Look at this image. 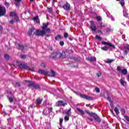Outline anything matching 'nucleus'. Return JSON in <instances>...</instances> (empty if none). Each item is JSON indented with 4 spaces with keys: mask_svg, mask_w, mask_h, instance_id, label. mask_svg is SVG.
Segmentation results:
<instances>
[{
    "mask_svg": "<svg viewBox=\"0 0 129 129\" xmlns=\"http://www.w3.org/2000/svg\"><path fill=\"white\" fill-rule=\"evenodd\" d=\"M56 106H65L67 105V102H64L63 101H59L56 103Z\"/></svg>",
    "mask_w": 129,
    "mask_h": 129,
    "instance_id": "8",
    "label": "nucleus"
},
{
    "mask_svg": "<svg viewBox=\"0 0 129 129\" xmlns=\"http://www.w3.org/2000/svg\"><path fill=\"white\" fill-rule=\"evenodd\" d=\"M3 27L0 26V32H3Z\"/></svg>",
    "mask_w": 129,
    "mask_h": 129,
    "instance_id": "53",
    "label": "nucleus"
},
{
    "mask_svg": "<svg viewBox=\"0 0 129 129\" xmlns=\"http://www.w3.org/2000/svg\"><path fill=\"white\" fill-rule=\"evenodd\" d=\"M9 101H10V102H13V101H14V100L12 99V97H10Z\"/></svg>",
    "mask_w": 129,
    "mask_h": 129,
    "instance_id": "47",
    "label": "nucleus"
},
{
    "mask_svg": "<svg viewBox=\"0 0 129 129\" xmlns=\"http://www.w3.org/2000/svg\"><path fill=\"white\" fill-rule=\"evenodd\" d=\"M20 84L19 83H16V86H20Z\"/></svg>",
    "mask_w": 129,
    "mask_h": 129,
    "instance_id": "54",
    "label": "nucleus"
},
{
    "mask_svg": "<svg viewBox=\"0 0 129 129\" xmlns=\"http://www.w3.org/2000/svg\"><path fill=\"white\" fill-rule=\"evenodd\" d=\"M77 110H78L79 112H80V114L81 115H84L85 113H84V111L82 110L81 109L79 108H77Z\"/></svg>",
    "mask_w": 129,
    "mask_h": 129,
    "instance_id": "18",
    "label": "nucleus"
},
{
    "mask_svg": "<svg viewBox=\"0 0 129 129\" xmlns=\"http://www.w3.org/2000/svg\"><path fill=\"white\" fill-rule=\"evenodd\" d=\"M62 8L66 11H68L70 10V4L67 3L66 5H64V6H62Z\"/></svg>",
    "mask_w": 129,
    "mask_h": 129,
    "instance_id": "12",
    "label": "nucleus"
},
{
    "mask_svg": "<svg viewBox=\"0 0 129 129\" xmlns=\"http://www.w3.org/2000/svg\"><path fill=\"white\" fill-rule=\"evenodd\" d=\"M10 16L11 17H14L16 21L17 22H19V17H17V16L16 15V13L15 12H11L10 14Z\"/></svg>",
    "mask_w": 129,
    "mask_h": 129,
    "instance_id": "11",
    "label": "nucleus"
},
{
    "mask_svg": "<svg viewBox=\"0 0 129 129\" xmlns=\"http://www.w3.org/2000/svg\"><path fill=\"white\" fill-rule=\"evenodd\" d=\"M66 114L70 116L71 115V108H70L69 110H67L66 112Z\"/></svg>",
    "mask_w": 129,
    "mask_h": 129,
    "instance_id": "25",
    "label": "nucleus"
},
{
    "mask_svg": "<svg viewBox=\"0 0 129 129\" xmlns=\"http://www.w3.org/2000/svg\"><path fill=\"white\" fill-rule=\"evenodd\" d=\"M127 14V10L125 8H123V16L124 17H127L128 16Z\"/></svg>",
    "mask_w": 129,
    "mask_h": 129,
    "instance_id": "23",
    "label": "nucleus"
},
{
    "mask_svg": "<svg viewBox=\"0 0 129 129\" xmlns=\"http://www.w3.org/2000/svg\"><path fill=\"white\" fill-rule=\"evenodd\" d=\"M124 117L125 118V119H126V120H127V121H129V117L128 116H124Z\"/></svg>",
    "mask_w": 129,
    "mask_h": 129,
    "instance_id": "40",
    "label": "nucleus"
},
{
    "mask_svg": "<svg viewBox=\"0 0 129 129\" xmlns=\"http://www.w3.org/2000/svg\"><path fill=\"white\" fill-rule=\"evenodd\" d=\"M117 71H119V72L121 71V68H120V67L118 66L117 67Z\"/></svg>",
    "mask_w": 129,
    "mask_h": 129,
    "instance_id": "43",
    "label": "nucleus"
},
{
    "mask_svg": "<svg viewBox=\"0 0 129 129\" xmlns=\"http://www.w3.org/2000/svg\"><path fill=\"white\" fill-rule=\"evenodd\" d=\"M64 37L65 38H68V33H64Z\"/></svg>",
    "mask_w": 129,
    "mask_h": 129,
    "instance_id": "46",
    "label": "nucleus"
},
{
    "mask_svg": "<svg viewBox=\"0 0 129 129\" xmlns=\"http://www.w3.org/2000/svg\"><path fill=\"white\" fill-rule=\"evenodd\" d=\"M96 19L97 21H98V22H99L101 20V17H100V16H97Z\"/></svg>",
    "mask_w": 129,
    "mask_h": 129,
    "instance_id": "41",
    "label": "nucleus"
},
{
    "mask_svg": "<svg viewBox=\"0 0 129 129\" xmlns=\"http://www.w3.org/2000/svg\"><path fill=\"white\" fill-rule=\"evenodd\" d=\"M20 68H24V69H29L28 66L25 64H21L20 66Z\"/></svg>",
    "mask_w": 129,
    "mask_h": 129,
    "instance_id": "21",
    "label": "nucleus"
},
{
    "mask_svg": "<svg viewBox=\"0 0 129 129\" xmlns=\"http://www.w3.org/2000/svg\"><path fill=\"white\" fill-rule=\"evenodd\" d=\"M5 6H7V7H9L10 4L8 3V2H5Z\"/></svg>",
    "mask_w": 129,
    "mask_h": 129,
    "instance_id": "52",
    "label": "nucleus"
},
{
    "mask_svg": "<svg viewBox=\"0 0 129 129\" xmlns=\"http://www.w3.org/2000/svg\"><path fill=\"white\" fill-rule=\"evenodd\" d=\"M101 50L103 51H107L108 50V47L107 46H103L101 47Z\"/></svg>",
    "mask_w": 129,
    "mask_h": 129,
    "instance_id": "32",
    "label": "nucleus"
},
{
    "mask_svg": "<svg viewBox=\"0 0 129 129\" xmlns=\"http://www.w3.org/2000/svg\"><path fill=\"white\" fill-rule=\"evenodd\" d=\"M6 8H5V7L0 6V17L5 16V15L6 14Z\"/></svg>",
    "mask_w": 129,
    "mask_h": 129,
    "instance_id": "6",
    "label": "nucleus"
},
{
    "mask_svg": "<svg viewBox=\"0 0 129 129\" xmlns=\"http://www.w3.org/2000/svg\"><path fill=\"white\" fill-rule=\"evenodd\" d=\"M101 44H102L103 45H107V46H109V47H111L112 48H115V46H114V45L111 44V43H108V42H107L106 41H102L101 42Z\"/></svg>",
    "mask_w": 129,
    "mask_h": 129,
    "instance_id": "10",
    "label": "nucleus"
},
{
    "mask_svg": "<svg viewBox=\"0 0 129 129\" xmlns=\"http://www.w3.org/2000/svg\"><path fill=\"white\" fill-rule=\"evenodd\" d=\"M107 99H108V100L110 102V105L111 107H113V103H112L113 101H112V100L110 99V97H107Z\"/></svg>",
    "mask_w": 129,
    "mask_h": 129,
    "instance_id": "22",
    "label": "nucleus"
},
{
    "mask_svg": "<svg viewBox=\"0 0 129 129\" xmlns=\"http://www.w3.org/2000/svg\"><path fill=\"white\" fill-rule=\"evenodd\" d=\"M62 122H63V119L60 118L59 119V123H60V124H61V123H62Z\"/></svg>",
    "mask_w": 129,
    "mask_h": 129,
    "instance_id": "48",
    "label": "nucleus"
},
{
    "mask_svg": "<svg viewBox=\"0 0 129 129\" xmlns=\"http://www.w3.org/2000/svg\"><path fill=\"white\" fill-rule=\"evenodd\" d=\"M110 111H111V113H112L113 114V110H111Z\"/></svg>",
    "mask_w": 129,
    "mask_h": 129,
    "instance_id": "61",
    "label": "nucleus"
},
{
    "mask_svg": "<svg viewBox=\"0 0 129 129\" xmlns=\"http://www.w3.org/2000/svg\"><path fill=\"white\" fill-rule=\"evenodd\" d=\"M114 110L116 114H117V115H118V114H119V111L118 110V108H117V107H115Z\"/></svg>",
    "mask_w": 129,
    "mask_h": 129,
    "instance_id": "33",
    "label": "nucleus"
},
{
    "mask_svg": "<svg viewBox=\"0 0 129 129\" xmlns=\"http://www.w3.org/2000/svg\"><path fill=\"white\" fill-rule=\"evenodd\" d=\"M33 20L35 23H37V24L40 23V21H39V16L34 17Z\"/></svg>",
    "mask_w": 129,
    "mask_h": 129,
    "instance_id": "16",
    "label": "nucleus"
},
{
    "mask_svg": "<svg viewBox=\"0 0 129 129\" xmlns=\"http://www.w3.org/2000/svg\"><path fill=\"white\" fill-rule=\"evenodd\" d=\"M26 57H27L25 55L21 56V58H22L23 59H26Z\"/></svg>",
    "mask_w": 129,
    "mask_h": 129,
    "instance_id": "50",
    "label": "nucleus"
},
{
    "mask_svg": "<svg viewBox=\"0 0 129 129\" xmlns=\"http://www.w3.org/2000/svg\"><path fill=\"white\" fill-rule=\"evenodd\" d=\"M124 54H127V51H126V50H125V51H124Z\"/></svg>",
    "mask_w": 129,
    "mask_h": 129,
    "instance_id": "60",
    "label": "nucleus"
},
{
    "mask_svg": "<svg viewBox=\"0 0 129 129\" xmlns=\"http://www.w3.org/2000/svg\"><path fill=\"white\" fill-rule=\"evenodd\" d=\"M124 49H126L127 50H128L129 51V45L126 44L124 46Z\"/></svg>",
    "mask_w": 129,
    "mask_h": 129,
    "instance_id": "35",
    "label": "nucleus"
},
{
    "mask_svg": "<svg viewBox=\"0 0 129 129\" xmlns=\"http://www.w3.org/2000/svg\"><path fill=\"white\" fill-rule=\"evenodd\" d=\"M38 73L44 74V75H48V76H51V77H54V76L56 75V73L53 70H51V72L49 73L48 72L44 70H38Z\"/></svg>",
    "mask_w": 129,
    "mask_h": 129,
    "instance_id": "1",
    "label": "nucleus"
},
{
    "mask_svg": "<svg viewBox=\"0 0 129 129\" xmlns=\"http://www.w3.org/2000/svg\"><path fill=\"white\" fill-rule=\"evenodd\" d=\"M88 119L89 120H90V121H92L93 120V119L91 118H88Z\"/></svg>",
    "mask_w": 129,
    "mask_h": 129,
    "instance_id": "56",
    "label": "nucleus"
},
{
    "mask_svg": "<svg viewBox=\"0 0 129 129\" xmlns=\"http://www.w3.org/2000/svg\"><path fill=\"white\" fill-rule=\"evenodd\" d=\"M95 38H96V39H97L99 41H100V40H101V37H100V36H99L98 35H96Z\"/></svg>",
    "mask_w": 129,
    "mask_h": 129,
    "instance_id": "38",
    "label": "nucleus"
},
{
    "mask_svg": "<svg viewBox=\"0 0 129 129\" xmlns=\"http://www.w3.org/2000/svg\"><path fill=\"white\" fill-rule=\"evenodd\" d=\"M92 116H93L95 120H96L98 122H100V121H101V120H100V119L99 118V117H98L97 115L95 114V113H94V115Z\"/></svg>",
    "mask_w": 129,
    "mask_h": 129,
    "instance_id": "13",
    "label": "nucleus"
},
{
    "mask_svg": "<svg viewBox=\"0 0 129 129\" xmlns=\"http://www.w3.org/2000/svg\"><path fill=\"white\" fill-rule=\"evenodd\" d=\"M30 107H31V108H33V107H34V105H31L30 106Z\"/></svg>",
    "mask_w": 129,
    "mask_h": 129,
    "instance_id": "58",
    "label": "nucleus"
},
{
    "mask_svg": "<svg viewBox=\"0 0 129 129\" xmlns=\"http://www.w3.org/2000/svg\"><path fill=\"white\" fill-rule=\"evenodd\" d=\"M120 83L122 85V86H124V84H125L126 82L122 79L120 80Z\"/></svg>",
    "mask_w": 129,
    "mask_h": 129,
    "instance_id": "28",
    "label": "nucleus"
},
{
    "mask_svg": "<svg viewBox=\"0 0 129 129\" xmlns=\"http://www.w3.org/2000/svg\"><path fill=\"white\" fill-rule=\"evenodd\" d=\"M51 57L52 58H61L62 57V53L61 52H53V54L51 55Z\"/></svg>",
    "mask_w": 129,
    "mask_h": 129,
    "instance_id": "5",
    "label": "nucleus"
},
{
    "mask_svg": "<svg viewBox=\"0 0 129 129\" xmlns=\"http://www.w3.org/2000/svg\"><path fill=\"white\" fill-rule=\"evenodd\" d=\"M15 23V21L14 20L10 21V24H14Z\"/></svg>",
    "mask_w": 129,
    "mask_h": 129,
    "instance_id": "55",
    "label": "nucleus"
},
{
    "mask_svg": "<svg viewBox=\"0 0 129 129\" xmlns=\"http://www.w3.org/2000/svg\"><path fill=\"white\" fill-rule=\"evenodd\" d=\"M86 112H87V113H88V114L90 115V116H93V115H94V113H93L92 112H90L88 110L86 111Z\"/></svg>",
    "mask_w": 129,
    "mask_h": 129,
    "instance_id": "29",
    "label": "nucleus"
},
{
    "mask_svg": "<svg viewBox=\"0 0 129 129\" xmlns=\"http://www.w3.org/2000/svg\"><path fill=\"white\" fill-rule=\"evenodd\" d=\"M34 30H35V28L32 27V28L30 29L28 31V35L29 36H31L32 34H33V32L34 31Z\"/></svg>",
    "mask_w": 129,
    "mask_h": 129,
    "instance_id": "20",
    "label": "nucleus"
},
{
    "mask_svg": "<svg viewBox=\"0 0 129 129\" xmlns=\"http://www.w3.org/2000/svg\"><path fill=\"white\" fill-rule=\"evenodd\" d=\"M44 113H45L46 115H47V114H49V113H50V111H47L46 112V110H44Z\"/></svg>",
    "mask_w": 129,
    "mask_h": 129,
    "instance_id": "45",
    "label": "nucleus"
},
{
    "mask_svg": "<svg viewBox=\"0 0 129 129\" xmlns=\"http://www.w3.org/2000/svg\"><path fill=\"white\" fill-rule=\"evenodd\" d=\"M127 80L129 82V75L127 76Z\"/></svg>",
    "mask_w": 129,
    "mask_h": 129,
    "instance_id": "59",
    "label": "nucleus"
},
{
    "mask_svg": "<svg viewBox=\"0 0 129 129\" xmlns=\"http://www.w3.org/2000/svg\"><path fill=\"white\" fill-rule=\"evenodd\" d=\"M30 2H34V0H30Z\"/></svg>",
    "mask_w": 129,
    "mask_h": 129,
    "instance_id": "64",
    "label": "nucleus"
},
{
    "mask_svg": "<svg viewBox=\"0 0 129 129\" xmlns=\"http://www.w3.org/2000/svg\"><path fill=\"white\" fill-rule=\"evenodd\" d=\"M61 39H62V36L60 34H58L55 37V40L56 41H60Z\"/></svg>",
    "mask_w": 129,
    "mask_h": 129,
    "instance_id": "17",
    "label": "nucleus"
},
{
    "mask_svg": "<svg viewBox=\"0 0 129 129\" xmlns=\"http://www.w3.org/2000/svg\"><path fill=\"white\" fill-rule=\"evenodd\" d=\"M45 34H46V32L43 31V30H39V29L36 30V32L34 33L35 36H43Z\"/></svg>",
    "mask_w": 129,
    "mask_h": 129,
    "instance_id": "4",
    "label": "nucleus"
},
{
    "mask_svg": "<svg viewBox=\"0 0 129 129\" xmlns=\"http://www.w3.org/2000/svg\"><path fill=\"white\" fill-rule=\"evenodd\" d=\"M121 73L123 75H126L127 74V70L126 69H123L121 70Z\"/></svg>",
    "mask_w": 129,
    "mask_h": 129,
    "instance_id": "26",
    "label": "nucleus"
},
{
    "mask_svg": "<svg viewBox=\"0 0 129 129\" xmlns=\"http://www.w3.org/2000/svg\"><path fill=\"white\" fill-rule=\"evenodd\" d=\"M16 3V6L19 7L20 6V3L22 2V0H14Z\"/></svg>",
    "mask_w": 129,
    "mask_h": 129,
    "instance_id": "27",
    "label": "nucleus"
},
{
    "mask_svg": "<svg viewBox=\"0 0 129 129\" xmlns=\"http://www.w3.org/2000/svg\"><path fill=\"white\" fill-rule=\"evenodd\" d=\"M106 25L105 24H103L102 23H100V27H101V28H104V27H106Z\"/></svg>",
    "mask_w": 129,
    "mask_h": 129,
    "instance_id": "39",
    "label": "nucleus"
},
{
    "mask_svg": "<svg viewBox=\"0 0 129 129\" xmlns=\"http://www.w3.org/2000/svg\"><path fill=\"white\" fill-rule=\"evenodd\" d=\"M25 82H28L29 83L28 85L29 87H33V88H35V89H39L40 88V86L35 82H31L30 81H25Z\"/></svg>",
    "mask_w": 129,
    "mask_h": 129,
    "instance_id": "2",
    "label": "nucleus"
},
{
    "mask_svg": "<svg viewBox=\"0 0 129 129\" xmlns=\"http://www.w3.org/2000/svg\"><path fill=\"white\" fill-rule=\"evenodd\" d=\"M78 95H80L81 97L84 98V99H87V100H90L91 99V97L87 96L86 95L79 94V93H76Z\"/></svg>",
    "mask_w": 129,
    "mask_h": 129,
    "instance_id": "7",
    "label": "nucleus"
},
{
    "mask_svg": "<svg viewBox=\"0 0 129 129\" xmlns=\"http://www.w3.org/2000/svg\"><path fill=\"white\" fill-rule=\"evenodd\" d=\"M95 90L96 91V92H97V93H99V92H100V90H99V88L96 87L95 89Z\"/></svg>",
    "mask_w": 129,
    "mask_h": 129,
    "instance_id": "36",
    "label": "nucleus"
},
{
    "mask_svg": "<svg viewBox=\"0 0 129 129\" xmlns=\"http://www.w3.org/2000/svg\"><path fill=\"white\" fill-rule=\"evenodd\" d=\"M98 33H101V31L100 30H98Z\"/></svg>",
    "mask_w": 129,
    "mask_h": 129,
    "instance_id": "63",
    "label": "nucleus"
},
{
    "mask_svg": "<svg viewBox=\"0 0 129 129\" xmlns=\"http://www.w3.org/2000/svg\"><path fill=\"white\" fill-rule=\"evenodd\" d=\"M121 112L122 114H124V113H125V110H124V109H123V108H121Z\"/></svg>",
    "mask_w": 129,
    "mask_h": 129,
    "instance_id": "37",
    "label": "nucleus"
},
{
    "mask_svg": "<svg viewBox=\"0 0 129 129\" xmlns=\"http://www.w3.org/2000/svg\"><path fill=\"white\" fill-rule=\"evenodd\" d=\"M48 109H49V111H50V112H52V110H53V108H52V107H49V108H48Z\"/></svg>",
    "mask_w": 129,
    "mask_h": 129,
    "instance_id": "51",
    "label": "nucleus"
},
{
    "mask_svg": "<svg viewBox=\"0 0 129 129\" xmlns=\"http://www.w3.org/2000/svg\"><path fill=\"white\" fill-rule=\"evenodd\" d=\"M48 25H49L48 23L43 24L42 31L43 32H45V33H50V31H51V30H50V28H48Z\"/></svg>",
    "mask_w": 129,
    "mask_h": 129,
    "instance_id": "3",
    "label": "nucleus"
},
{
    "mask_svg": "<svg viewBox=\"0 0 129 129\" xmlns=\"http://www.w3.org/2000/svg\"><path fill=\"white\" fill-rule=\"evenodd\" d=\"M4 57L5 59H9L10 58V56H9L8 54H5Z\"/></svg>",
    "mask_w": 129,
    "mask_h": 129,
    "instance_id": "42",
    "label": "nucleus"
},
{
    "mask_svg": "<svg viewBox=\"0 0 129 129\" xmlns=\"http://www.w3.org/2000/svg\"><path fill=\"white\" fill-rule=\"evenodd\" d=\"M68 56V52L67 51H63L61 53V58L64 59Z\"/></svg>",
    "mask_w": 129,
    "mask_h": 129,
    "instance_id": "15",
    "label": "nucleus"
},
{
    "mask_svg": "<svg viewBox=\"0 0 129 129\" xmlns=\"http://www.w3.org/2000/svg\"><path fill=\"white\" fill-rule=\"evenodd\" d=\"M43 101V99H40V98H37L36 100V102L37 104H41Z\"/></svg>",
    "mask_w": 129,
    "mask_h": 129,
    "instance_id": "24",
    "label": "nucleus"
},
{
    "mask_svg": "<svg viewBox=\"0 0 129 129\" xmlns=\"http://www.w3.org/2000/svg\"><path fill=\"white\" fill-rule=\"evenodd\" d=\"M113 61H114V59H107L106 61V63L110 64V63H112V62H113Z\"/></svg>",
    "mask_w": 129,
    "mask_h": 129,
    "instance_id": "30",
    "label": "nucleus"
},
{
    "mask_svg": "<svg viewBox=\"0 0 129 129\" xmlns=\"http://www.w3.org/2000/svg\"><path fill=\"white\" fill-rule=\"evenodd\" d=\"M91 25L90 26L91 30L92 32H94V33H95L96 31V26H95V24L93 23V21H91Z\"/></svg>",
    "mask_w": 129,
    "mask_h": 129,
    "instance_id": "9",
    "label": "nucleus"
},
{
    "mask_svg": "<svg viewBox=\"0 0 129 129\" xmlns=\"http://www.w3.org/2000/svg\"><path fill=\"white\" fill-rule=\"evenodd\" d=\"M117 2H120V5L122 7H124V0H116Z\"/></svg>",
    "mask_w": 129,
    "mask_h": 129,
    "instance_id": "31",
    "label": "nucleus"
},
{
    "mask_svg": "<svg viewBox=\"0 0 129 129\" xmlns=\"http://www.w3.org/2000/svg\"><path fill=\"white\" fill-rule=\"evenodd\" d=\"M59 44L60 46H64V41H60Z\"/></svg>",
    "mask_w": 129,
    "mask_h": 129,
    "instance_id": "44",
    "label": "nucleus"
},
{
    "mask_svg": "<svg viewBox=\"0 0 129 129\" xmlns=\"http://www.w3.org/2000/svg\"><path fill=\"white\" fill-rule=\"evenodd\" d=\"M98 77H100L101 76V73H99L97 74Z\"/></svg>",
    "mask_w": 129,
    "mask_h": 129,
    "instance_id": "49",
    "label": "nucleus"
},
{
    "mask_svg": "<svg viewBox=\"0 0 129 129\" xmlns=\"http://www.w3.org/2000/svg\"><path fill=\"white\" fill-rule=\"evenodd\" d=\"M48 11H49V12H51V11H52V8H49V9H48Z\"/></svg>",
    "mask_w": 129,
    "mask_h": 129,
    "instance_id": "57",
    "label": "nucleus"
},
{
    "mask_svg": "<svg viewBox=\"0 0 129 129\" xmlns=\"http://www.w3.org/2000/svg\"><path fill=\"white\" fill-rule=\"evenodd\" d=\"M87 60H88V61H90V62H94V61H96V57L94 56L87 57Z\"/></svg>",
    "mask_w": 129,
    "mask_h": 129,
    "instance_id": "14",
    "label": "nucleus"
},
{
    "mask_svg": "<svg viewBox=\"0 0 129 129\" xmlns=\"http://www.w3.org/2000/svg\"><path fill=\"white\" fill-rule=\"evenodd\" d=\"M69 115H67V116H64V120L66 121H68V120H69Z\"/></svg>",
    "mask_w": 129,
    "mask_h": 129,
    "instance_id": "34",
    "label": "nucleus"
},
{
    "mask_svg": "<svg viewBox=\"0 0 129 129\" xmlns=\"http://www.w3.org/2000/svg\"><path fill=\"white\" fill-rule=\"evenodd\" d=\"M41 66H43V67H46L44 64H42Z\"/></svg>",
    "mask_w": 129,
    "mask_h": 129,
    "instance_id": "62",
    "label": "nucleus"
},
{
    "mask_svg": "<svg viewBox=\"0 0 129 129\" xmlns=\"http://www.w3.org/2000/svg\"><path fill=\"white\" fill-rule=\"evenodd\" d=\"M17 48L21 50H24V48H25V47L23 45H22L20 44H18L17 45Z\"/></svg>",
    "mask_w": 129,
    "mask_h": 129,
    "instance_id": "19",
    "label": "nucleus"
}]
</instances>
